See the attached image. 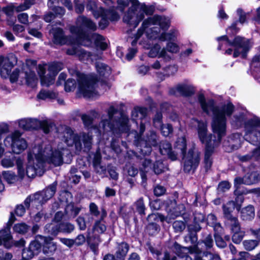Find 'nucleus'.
<instances>
[{"label": "nucleus", "instance_id": "nucleus-14", "mask_svg": "<svg viewBox=\"0 0 260 260\" xmlns=\"http://www.w3.org/2000/svg\"><path fill=\"white\" fill-rule=\"evenodd\" d=\"M19 77H24L27 85L31 87L36 86L37 82V78L35 73L30 70L28 73L27 71L20 72L18 70H15L11 75L10 74V81L12 83L15 82L17 81Z\"/></svg>", "mask_w": 260, "mask_h": 260}, {"label": "nucleus", "instance_id": "nucleus-25", "mask_svg": "<svg viewBox=\"0 0 260 260\" xmlns=\"http://www.w3.org/2000/svg\"><path fill=\"white\" fill-rule=\"evenodd\" d=\"M40 239L42 241V248L44 253L52 254L56 251L57 246L52 241L53 238L50 237L40 236Z\"/></svg>", "mask_w": 260, "mask_h": 260}, {"label": "nucleus", "instance_id": "nucleus-17", "mask_svg": "<svg viewBox=\"0 0 260 260\" xmlns=\"http://www.w3.org/2000/svg\"><path fill=\"white\" fill-rule=\"evenodd\" d=\"M147 113V109L145 108L137 107L135 108L132 112V118L133 120H136L138 118L141 120L140 136L137 135L136 139L139 140V137L144 133L145 129V123L146 121V116Z\"/></svg>", "mask_w": 260, "mask_h": 260}, {"label": "nucleus", "instance_id": "nucleus-37", "mask_svg": "<svg viewBox=\"0 0 260 260\" xmlns=\"http://www.w3.org/2000/svg\"><path fill=\"white\" fill-rule=\"evenodd\" d=\"M143 167L141 168V176L142 179V183H145L146 182V176L144 172H147L149 168L151 167V161L149 159H145L142 164Z\"/></svg>", "mask_w": 260, "mask_h": 260}, {"label": "nucleus", "instance_id": "nucleus-53", "mask_svg": "<svg viewBox=\"0 0 260 260\" xmlns=\"http://www.w3.org/2000/svg\"><path fill=\"white\" fill-rule=\"evenodd\" d=\"M76 88V81L72 79H69L64 84V89L67 92L74 90Z\"/></svg>", "mask_w": 260, "mask_h": 260}, {"label": "nucleus", "instance_id": "nucleus-10", "mask_svg": "<svg viewBox=\"0 0 260 260\" xmlns=\"http://www.w3.org/2000/svg\"><path fill=\"white\" fill-rule=\"evenodd\" d=\"M62 132L61 137L69 146L75 145L76 150L79 152L82 148V142L85 148L89 149L91 146L92 138L89 133H81L78 136L74 133L73 130L69 127L62 128Z\"/></svg>", "mask_w": 260, "mask_h": 260}, {"label": "nucleus", "instance_id": "nucleus-5", "mask_svg": "<svg viewBox=\"0 0 260 260\" xmlns=\"http://www.w3.org/2000/svg\"><path fill=\"white\" fill-rule=\"evenodd\" d=\"M96 28V24L90 19L84 16H80L77 19L76 25L71 27L70 31L72 34L76 36L78 42L82 45L88 46L93 41L97 47L104 50L107 47V44L103 36L94 34L90 38L87 33L88 30L94 31Z\"/></svg>", "mask_w": 260, "mask_h": 260}, {"label": "nucleus", "instance_id": "nucleus-59", "mask_svg": "<svg viewBox=\"0 0 260 260\" xmlns=\"http://www.w3.org/2000/svg\"><path fill=\"white\" fill-rule=\"evenodd\" d=\"M177 67L175 66H169L164 68L165 74L168 76L173 75L177 71Z\"/></svg>", "mask_w": 260, "mask_h": 260}, {"label": "nucleus", "instance_id": "nucleus-42", "mask_svg": "<svg viewBox=\"0 0 260 260\" xmlns=\"http://www.w3.org/2000/svg\"><path fill=\"white\" fill-rule=\"evenodd\" d=\"M16 160L17 159L12 155L11 156L4 158L1 161V164L5 168L12 167L14 165V162H16Z\"/></svg>", "mask_w": 260, "mask_h": 260}, {"label": "nucleus", "instance_id": "nucleus-21", "mask_svg": "<svg viewBox=\"0 0 260 260\" xmlns=\"http://www.w3.org/2000/svg\"><path fill=\"white\" fill-rule=\"evenodd\" d=\"M67 53L71 55H76L78 56L80 60L82 61L88 60L90 59L92 61L93 58L89 52L84 51L80 46L73 47L67 50Z\"/></svg>", "mask_w": 260, "mask_h": 260}, {"label": "nucleus", "instance_id": "nucleus-15", "mask_svg": "<svg viewBox=\"0 0 260 260\" xmlns=\"http://www.w3.org/2000/svg\"><path fill=\"white\" fill-rule=\"evenodd\" d=\"M99 13L96 14V12L93 13V16L95 18L101 17L102 19L99 22V26L102 29L105 28L108 25V20H115L118 18V15L115 12L105 10L102 8H99L98 10Z\"/></svg>", "mask_w": 260, "mask_h": 260}, {"label": "nucleus", "instance_id": "nucleus-61", "mask_svg": "<svg viewBox=\"0 0 260 260\" xmlns=\"http://www.w3.org/2000/svg\"><path fill=\"white\" fill-rule=\"evenodd\" d=\"M231 187V185L228 181H222L220 183L218 187L219 192H223L228 190Z\"/></svg>", "mask_w": 260, "mask_h": 260}, {"label": "nucleus", "instance_id": "nucleus-49", "mask_svg": "<svg viewBox=\"0 0 260 260\" xmlns=\"http://www.w3.org/2000/svg\"><path fill=\"white\" fill-rule=\"evenodd\" d=\"M222 233V231L221 233L218 231H215L214 234V238L216 244L218 247L221 248L225 247L226 245L225 243L221 237Z\"/></svg>", "mask_w": 260, "mask_h": 260}, {"label": "nucleus", "instance_id": "nucleus-12", "mask_svg": "<svg viewBox=\"0 0 260 260\" xmlns=\"http://www.w3.org/2000/svg\"><path fill=\"white\" fill-rule=\"evenodd\" d=\"M21 136V134L16 131L5 138L4 144L6 146H11L13 152L19 154L27 147L26 140Z\"/></svg>", "mask_w": 260, "mask_h": 260}, {"label": "nucleus", "instance_id": "nucleus-6", "mask_svg": "<svg viewBox=\"0 0 260 260\" xmlns=\"http://www.w3.org/2000/svg\"><path fill=\"white\" fill-rule=\"evenodd\" d=\"M118 8L123 11L125 7H129L128 10L123 16V21L136 27L144 18V13L152 15L155 7L153 5H146L140 3L138 0H118Z\"/></svg>", "mask_w": 260, "mask_h": 260}, {"label": "nucleus", "instance_id": "nucleus-7", "mask_svg": "<svg viewBox=\"0 0 260 260\" xmlns=\"http://www.w3.org/2000/svg\"><path fill=\"white\" fill-rule=\"evenodd\" d=\"M245 140L259 147L248 154L239 156L242 161H249L253 158L256 159L260 155V118L253 117L248 120L245 124Z\"/></svg>", "mask_w": 260, "mask_h": 260}, {"label": "nucleus", "instance_id": "nucleus-60", "mask_svg": "<svg viewBox=\"0 0 260 260\" xmlns=\"http://www.w3.org/2000/svg\"><path fill=\"white\" fill-rule=\"evenodd\" d=\"M84 0H75V11L78 13L83 12L84 10Z\"/></svg>", "mask_w": 260, "mask_h": 260}, {"label": "nucleus", "instance_id": "nucleus-18", "mask_svg": "<svg viewBox=\"0 0 260 260\" xmlns=\"http://www.w3.org/2000/svg\"><path fill=\"white\" fill-rule=\"evenodd\" d=\"M144 47L147 49H150L148 53V56L150 57H162L165 59H170V57L168 55L165 48H161V46L157 43L151 45L150 43H148Z\"/></svg>", "mask_w": 260, "mask_h": 260}, {"label": "nucleus", "instance_id": "nucleus-58", "mask_svg": "<svg viewBox=\"0 0 260 260\" xmlns=\"http://www.w3.org/2000/svg\"><path fill=\"white\" fill-rule=\"evenodd\" d=\"M24 203L26 208H28L30 204L35 205H37L39 204L38 200L35 198V194L27 198L24 201Z\"/></svg>", "mask_w": 260, "mask_h": 260}, {"label": "nucleus", "instance_id": "nucleus-26", "mask_svg": "<svg viewBox=\"0 0 260 260\" xmlns=\"http://www.w3.org/2000/svg\"><path fill=\"white\" fill-rule=\"evenodd\" d=\"M50 33L53 35L54 43L56 44L63 45L67 42V39L64 36L63 31L59 28H53Z\"/></svg>", "mask_w": 260, "mask_h": 260}, {"label": "nucleus", "instance_id": "nucleus-19", "mask_svg": "<svg viewBox=\"0 0 260 260\" xmlns=\"http://www.w3.org/2000/svg\"><path fill=\"white\" fill-rule=\"evenodd\" d=\"M56 189V183H54L41 192L35 193V198L38 200L39 204H43L54 196Z\"/></svg>", "mask_w": 260, "mask_h": 260}, {"label": "nucleus", "instance_id": "nucleus-44", "mask_svg": "<svg viewBox=\"0 0 260 260\" xmlns=\"http://www.w3.org/2000/svg\"><path fill=\"white\" fill-rule=\"evenodd\" d=\"M93 230L99 233H103L106 230V226L105 225L104 219L102 220L100 218L95 221L93 226Z\"/></svg>", "mask_w": 260, "mask_h": 260}, {"label": "nucleus", "instance_id": "nucleus-22", "mask_svg": "<svg viewBox=\"0 0 260 260\" xmlns=\"http://www.w3.org/2000/svg\"><path fill=\"white\" fill-rule=\"evenodd\" d=\"M67 53L71 55H76L78 56L80 60L82 61L88 60L90 59L92 61L93 58L89 52L84 51L80 46L73 47L67 50Z\"/></svg>", "mask_w": 260, "mask_h": 260}, {"label": "nucleus", "instance_id": "nucleus-40", "mask_svg": "<svg viewBox=\"0 0 260 260\" xmlns=\"http://www.w3.org/2000/svg\"><path fill=\"white\" fill-rule=\"evenodd\" d=\"M195 260H220V257L217 254L205 252L201 256H196Z\"/></svg>", "mask_w": 260, "mask_h": 260}, {"label": "nucleus", "instance_id": "nucleus-45", "mask_svg": "<svg viewBox=\"0 0 260 260\" xmlns=\"http://www.w3.org/2000/svg\"><path fill=\"white\" fill-rule=\"evenodd\" d=\"M165 49L166 51H168L172 53H176L179 51L180 48L178 45L176 43L172 41H169L167 44Z\"/></svg>", "mask_w": 260, "mask_h": 260}, {"label": "nucleus", "instance_id": "nucleus-11", "mask_svg": "<svg viewBox=\"0 0 260 260\" xmlns=\"http://www.w3.org/2000/svg\"><path fill=\"white\" fill-rule=\"evenodd\" d=\"M186 148V139L182 137L178 139L175 145V149L178 150L183 156L184 170L189 172L195 169L200 162V153L194 148L191 149L185 155Z\"/></svg>", "mask_w": 260, "mask_h": 260}, {"label": "nucleus", "instance_id": "nucleus-32", "mask_svg": "<svg viewBox=\"0 0 260 260\" xmlns=\"http://www.w3.org/2000/svg\"><path fill=\"white\" fill-rule=\"evenodd\" d=\"M207 224L214 228L215 231L221 233L223 231L222 228L219 223L217 222L216 216L213 214H210L207 217Z\"/></svg>", "mask_w": 260, "mask_h": 260}, {"label": "nucleus", "instance_id": "nucleus-28", "mask_svg": "<svg viewBox=\"0 0 260 260\" xmlns=\"http://www.w3.org/2000/svg\"><path fill=\"white\" fill-rule=\"evenodd\" d=\"M157 144V136L154 132H150L146 139L145 140V144L148 150L145 152V154L149 153L151 152L150 147L155 146Z\"/></svg>", "mask_w": 260, "mask_h": 260}, {"label": "nucleus", "instance_id": "nucleus-3", "mask_svg": "<svg viewBox=\"0 0 260 260\" xmlns=\"http://www.w3.org/2000/svg\"><path fill=\"white\" fill-rule=\"evenodd\" d=\"M95 68L98 78L92 74L85 76L73 69H69V73L72 75L76 76L78 83V91L84 98H93L98 95L95 86L96 83L100 82L102 84L108 83V79L111 73L110 67L103 63L97 62Z\"/></svg>", "mask_w": 260, "mask_h": 260}, {"label": "nucleus", "instance_id": "nucleus-41", "mask_svg": "<svg viewBox=\"0 0 260 260\" xmlns=\"http://www.w3.org/2000/svg\"><path fill=\"white\" fill-rule=\"evenodd\" d=\"M147 220L149 222H152L153 221H158V220H160L161 221H166L168 223L171 222L170 219H169L168 217H165L163 215L158 213H152L149 215L147 217Z\"/></svg>", "mask_w": 260, "mask_h": 260}, {"label": "nucleus", "instance_id": "nucleus-57", "mask_svg": "<svg viewBox=\"0 0 260 260\" xmlns=\"http://www.w3.org/2000/svg\"><path fill=\"white\" fill-rule=\"evenodd\" d=\"M237 13L239 17V22L241 24H243L246 22V18L248 13H246L243 10L240 8H239L237 10Z\"/></svg>", "mask_w": 260, "mask_h": 260}, {"label": "nucleus", "instance_id": "nucleus-34", "mask_svg": "<svg viewBox=\"0 0 260 260\" xmlns=\"http://www.w3.org/2000/svg\"><path fill=\"white\" fill-rule=\"evenodd\" d=\"M40 236H37L36 240L31 242L29 245V248L32 252H34V254H38L42 247V241L40 239Z\"/></svg>", "mask_w": 260, "mask_h": 260}, {"label": "nucleus", "instance_id": "nucleus-63", "mask_svg": "<svg viewBox=\"0 0 260 260\" xmlns=\"http://www.w3.org/2000/svg\"><path fill=\"white\" fill-rule=\"evenodd\" d=\"M163 168V164L160 161H157L153 165V171L156 174L162 173Z\"/></svg>", "mask_w": 260, "mask_h": 260}, {"label": "nucleus", "instance_id": "nucleus-35", "mask_svg": "<svg viewBox=\"0 0 260 260\" xmlns=\"http://www.w3.org/2000/svg\"><path fill=\"white\" fill-rule=\"evenodd\" d=\"M11 239L9 228L0 231V245L4 244L5 246L8 247L7 243Z\"/></svg>", "mask_w": 260, "mask_h": 260}, {"label": "nucleus", "instance_id": "nucleus-31", "mask_svg": "<svg viewBox=\"0 0 260 260\" xmlns=\"http://www.w3.org/2000/svg\"><path fill=\"white\" fill-rule=\"evenodd\" d=\"M89 211L93 216L99 217L103 220L107 216L106 211L102 209L101 211H99L98 206L93 203H91L89 205Z\"/></svg>", "mask_w": 260, "mask_h": 260}, {"label": "nucleus", "instance_id": "nucleus-43", "mask_svg": "<svg viewBox=\"0 0 260 260\" xmlns=\"http://www.w3.org/2000/svg\"><path fill=\"white\" fill-rule=\"evenodd\" d=\"M227 220L229 222L232 232H239L240 230V223L237 217L233 216Z\"/></svg>", "mask_w": 260, "mask_h": 260}, {"label": "nucleus", "instance_id": "nucleus-2", "mask_svg": "<svg viewBox=\"0 0 260 260\" xmlns=\"http://www.w3.org/2000/svg\"><path fill=\"white\" fill-rule=\"evenodd\" d=\"M202 109L207 114L212 112L213 114L212 127L214 135L217 136L216 139L214 136L207 134V124L197 120H193L198 124V137L202 143L206 144L208 147L211 143V147L218 146L220 143L222 137L226 133V116H230L234 110V105L229 103L220 107H214L213 101H205L204 96L201 95L199 97Z\"/></svg>", "mask_w": 260, "mask_h": 260}, {"label": "nucleus", "instance_id": "nucleus-29", "mask_svg": "<svg viewBox=\"0 0 260 260\" xmlns=\"http://www.w3.org/2000/svg\"><path fill=\"white\" fill-rule=\"evenodd\" d=\"M129 249L126 243L123 242L118 245L115 255L117 260H123Z\"/></svg>", "mask_w": 260, "mask_h": 260}, {"label": "nucleus", "instance_id": "nucleus-20", "mask_svg": "<svg viewBox=\"0 0 260 260\" xmlns=\"http://www.w3.org/2000/svg\"><path fill=\"white\" fill-rule=\"evenodd\" d=\"M260 180V176L257 172H252L246 174L243 178H236L235 179V186L238 188V185L244 184L251 185L258 182Z\"/></svg>", "mask_w": 260, "mask_h": 260}, {"label": "nucleus", "instance_id": "nucleus-38", "mask_svg": "<svg viewBox=\"0 0 260 260\" xmlns=\"http://www.w3.org/2000/svg\"><path fill=\"white\" fill-rule=\"evenodd\" d=\"M57 94L55 92L45 90H42L37 95V98L41 100L55 98Z\"/></svg>", "mask_w": 260, "mask_h": 260}, {"label": "nucleus", "instance_id": "nucleus-33", "mask_svg": "<svg viewBox=\"0 0 260 260\" xmlns=\"http://www.w3.org/2000/svg\"><path fill=\"white\" fill-rule=\"evenodd\" d=\"M235 208V203L233 201H229L225 205L222 206L223 212L224 217L228 219L232 217L231 213L233 211Z\"/></svg>", "mask_w": 260, "mask_h": 260}, {"label": "nucleus", "instance_id": "nucleus-50", "mask_svg": "<svg viewBox=\"0 0 260 260\" xmlns=\"http://www.w3.org/2000/svg\"><path fill=\"white\" fill-rule=\"evenodd\" d=\"M3 176L4 179L9 183H12L16 180V176L14 173L11 171H4L3 172Z\"/></svg>", "mask_w": 260, "mask_h": 260}, {"label": "nucleus", "instance_id": "nucleus-47", "mask_svg": "<svg viewBox=\"0 0 260 260\" xmlns=\"http://www.w3.org/2000/svg\"><path fill=\"white\" fill-rule=\"evenodd\" d=\"M243 245L246 250L250 251L257 246L258 242L256 240H245L243 241Z\"/></svg>", "mask_w": 260, "mask_h": 260}, {"label": "nucleus", "instance_id": "nucleus-24", "mask_svg": "<svg viewBox=\"0 0 260 260\" xmlns=\"http://www.w3.org/2000/svg\"><path fill=\"white\" fill-rule=\"evenodd\" d=\"M13 66L14 63L10 58L0 56V70L2 77L4 78L8 77Z\"/></svg>", "mask_w": 260, "mask_h": 260}, {"label": "nucleus", "instance_id": "nucleus-27", "mask_svg": "<svg viewBox=\"0 0 260 260\" xmlns=\"http://www.w3.org/2000/svg\"><path fill=\"white\" fill-rule=\"evenodd\" d=\"M211 143H209L208 147H206V150L204 158V164L206 171H208L211 167L212 161L211 155L214 151V149L217 146L211 147Z\"/></svg>", "mask_w": 260, "mask_h": 260}, {"label": "nucleus", "instance_id": "nucleus-39", "mask_svg": "<svg viewBox=\"0 0 260 260\" xmlns=\"http://www.w3.org/2000/svg\"><path fill=\"white\" fill-rule=\"evenodd\" d=\"M45 230L48 233L56 236L59 232H60V224L54 223L48 224L45 226Z\"/></svg>", "mask_w": 260, "mask_h": 260}, {"label": "nucleus", "instance_id": "nucleus-64", "mask_svg": "<svg viewBox=\"0 0 260 260\" xmlns=\"http://www.w3.org/2000/svg\"><path fill=\"white\" fill-rule=\"evenodd\" d=\"M251 67L253 69L260 70V54L253 57L251 63Z\"/></svg>", "mask_w": 260, "mask_h": 260}, {"label": "nucleus", "instance_id": "nucleus-30", "mask_svg": "<svg viewBox=\"0 0 260 260\" xmlns=\"http://www.w3.org/2000/svg\"><path fill=\"white\" fill-rule=\"evenodd\" d=\"M241 218L244 220H250L252 219L255 216V211L254 207L251 205H249L242 209Z\"/></svg>", "mask_w": 260, "mask_h": 260}, {"label": "nucleus", "instance_id": "nucleus-62", "mask_svg": "<svg viewBox=\"0 0 260 260\" xmlns=\"http://www.w3.org/2000/svg\"><path fill=\"white\" fill-rule=\"evenodd\" d=\"M34 252H32L28 248V249H23L22 256L24 260H29L34 256Z\"/></svg>", "mask_w": 260, "mask_h": 260}, {"label": "nucleus", "instance_id": "nucleus-23", "mask_svg": "<svg viewBox=\"0 0 260 260\" xmlns=\"http://www.w3.org/2000/svg\"><path fill=\"white\" fill-rule=\"evenodd\" d=\"M194 92V88L190 84H180L177 85L174 88L170 89V93L172 94H176L178 93L180 94L189 96Z\"/></svg>", "mask_w": 260, "mask_h": 260}, {"label": "nucleus", "instance_id": "nucleus-52", "mask_svg": "<svg viewBox=\"0 0 260 260\" xmlns=\"http://www.w3.org/2000/svg\"><path fill=\"white\" fill-rule=\"evenodd\" d=\"M13 229L16 233L24 234L28 230V226L23 223H18L14 225Z\"/></svg>", "mask_w": 260, "mask_h": 260}, {"label": "nucleus", "instance_id": "nucleus-54", "mask_svg": "<svg viewBox=\"0 0 260 260\" xmlns=\"http://www.w3.org/2000/svg\"><path fill=\"white\" fill-rule=\"evenodd\" d=\"M173 227L176 232H180L185 228V224L183 221L176 220L173 222Z\"/></svg>", "mask_w": 260, "mask_h": 260}, {"label": "nucleus", "instance_id": "nucleus-55", "mask_svg": "<svg viewBox=\"0 0 260 260\" xmlns=\"http://www.w3.org/2000/svg\"><path fill=\"white\" fill-rule=\"evenodd\" d=\"M160 127L162 135L165 137L168 136L173 132L172 126L169 124L164 125L161 124Z\"/></svg>", "mask_w": 260, "mask_h": 260}, {"label": "nucleus", "instance_id": "nucleus-4", "mask_svg": "<svg viewBox=\"0 0 260 260\" xmlns=\"http://www.w3.org/2000/svg\"><path fill=\"white\" fill-rule=\"evenodd\" d=\"M170 25V20L165 16L154 15L145 20L142 27L139 29L136 40L132 42L134 46L137 42V40L142 35L143 31L146 32L148 39L155 40L158 39L161 41L168 40L169 41H175L178 36V32L175 30H171L169 32H162L160 34V29L166 30Z\"/></svg>", "mask_w": 260, "mask_h": 260}, {"label": "nucleus", "instance_id": "nucleus-16", "mask_svg": "<svg viewBox=\"0 0 260 260\" xmlns=\"http://www.w3.org/2000/svg\"><path fill=\"white\" fill-rule=\"evenodd\" d=\"M63 68V64L61 62H53L50 64L48 66L49 73L48 81H46L45 78H42V85L45 86H49L53 84L54 82L55 76Z\"/></svg>", "mask_w": 260, "mask_h": 260}, {"label": "nucleus", "instance_id": "nucleus-1", "mask_svg": "<svg viewBox=\"0 0 260 260\" xmlns=\"http://www.w3.org/2000/svg\"><path fill=\"white\" fill-rule=\"evenodd\" d=\"M70 154V151L67 148L59 147L53 150L50 145L43 143L36 145L27 152L26 170L24 168L23 160L20 157L17 158L18 175L21 178H23L25 174L29 178H33L36 175L41 176L45 171L44 163L59 166L63 162V156H69Z\"/></svg>", "mask_w": 260, "mask_h": 260}, {"label": "nucleus", "instance_id": "nucleus-9", "mask_svg": "<svg viewBox=\"0 0 260 260\" xmlns=\"http://www.w3.org/2000/svg\"><path fill=\"white\" fill-rule=\"evenodd\" d=\"M117 110L113 107L111 106L108 111V119H103L100 124L99 127H94L93 129L98 134L112 132L113 133L121 132H127L129 129L128 125V119L126 115L121 114L118 121H114L113 115L116 112Z\"/></svg>", "mask_w": 260, "mask_h": 260}, {"label": "nucleus", "instance_id": "nucleus-46", "mask_svg": "<svg viewBox=\"0 0 260 260\" xmlns=\"http://www.w3.org/2000/svg\"><path fill=\"white\" fill-rule=\"evenodd\" d=\"M160 152L162 155H167L171 151V144L166 141L162 142L159 146Z\"/></svg>", "mask_w": 260, "mask_h": 260}, {"label": "nucleus", "instance_id": "nucleus-8", "mask_svg": "<svg viewBox=\"0 0 260 260\" xmlns=\"http://www.w3.org/2000/svg\"><path fill=\"white\" fill-rule=\"evenodd\" d=\"M217 40L219 42L218 49H225V54L228 55L232 54L234 51V57L240 55L245 57L252 46L250 40L240 36L235 37L233 42H231L226 36L218 37Z\"/></svg>", "mask_w": 260, "mask_h": 260}, {"label": "nucleus", "instance_id": "nucleus-13", "mask_svg": "<svg viewBox=\"0 0 260 260\" xmlns=\"http://www.w3.org/2000/svg\"><path fill=\"white\" fill-rule=\"evenodd\" d=\"M19 126L24 129L42 128L45 133L50 131V123L47 120L42 121L35 118H25L18 121Z\"/></svg>", "mask_w": 260, "mask_h": 260}, {"label": "nucleus", "instance_id": "nucleus-36", "mask_svg": "<svg viewBox=\"0 0 260 260\" xmlns=\"http://www.w3.org/2000/svg\"><path fill=\"white\" fill-rule=\"evenodd\" d=\"M149 250L153 254H155L158 260H176V257L175 256L170 255L168 252H165L162 257H159L161 255L160 251L154 249L152 247L149 248Z\"/></svg>", "mask_w": 260, "mask_h": 260}, {"label": "nucleus", "instance_id": "nucleus-51", "mask_svg": "<svg viewBox=\"0 0 260 260\" xmlns=\"http://www.w3.org/2000/svg\"><path fill=\"white\" fill-rule=\"evenodd\" d=\"M234 234L232 236V240L234 243L236 244H239L242 240L244 236V233L241 230H239V232H232Z\"/></svg>", "mask_w": 260, "mask_h": 260}, {"label": "nucleus", "instance_id": "nucleus-56", "mask_svg": "<svg viewBox=\"0 0 260 260\" xmlns=\"http://www.w3.org/2000/svg\"><path fill=\"white\" fill-rule=\"evenodd\" d=\"M136 206L137 211L140 214H145V206L142 198H140L136 202Z\"/></svg>", "mask_w": 260, "mask_h": 260}, {"label": "nucleus", "instance_id": "nucleus-48", "mask_svg": "<svg viewBox=\"0 0 260 260\" xmlns=\"http://www.w3.org/2000/svg\"><path fill=\"white\" fill-rule=\"evenodd\" d=\"M74 230V226L73 224L66 222L60 223V232L63 233H70Z\"/></svg>", "mask_w": 260, "mask_h": 260}]
</instances>
